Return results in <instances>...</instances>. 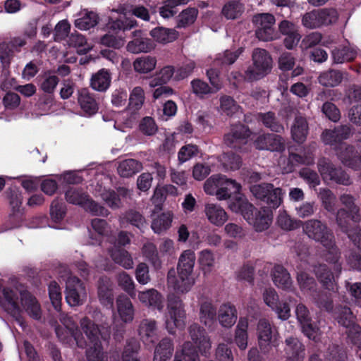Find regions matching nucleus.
<instances>
[{"mask_svg":"<svg viewBox=\"0 0 361 361\" xmlns=\"http://www.w3.org/2000/svg\"><path fill=\"white\" fill-rule=\"evenodd\" d=\"M305 233L311 239L319 243L324 248L323 258L329 262L334 272L326 264H321L315 269L321 283L328 290L336 291L337 286L336 277L341 271V264L338 262L340 252L336 245L335 237L327 225L318 219H310L303 224Z\"/></svg>","mask_w":361,"mask_h":361,"instance_id":"f257e3e1","label":"nucleus"},{"mask_svg":"<svg viewBox=\"0 0 361 361\" xmlns=\"http://www.w3.org/2000/svg\"><path fill=\"white\" fill-rule=\"evenodd\" d=\"M19 296L20 297L22 307L25 312L32 319H39L42 317L40 305L30 293L21 288H4L0 294L1 307L14 318L20 326H23Z\"/></svg>","mask_w":361,"mask_h":361,"instance_id":"f03ea898","label":"nucleus"},{"mask_svg":"<svg viewBox=\"0 0 361 361\" xmlns=\"http://www.w3.org/2000/svg\"><path fill=\"white\" fill-rule=\"evenodd\" d=\"M196 257L193 251L187 250L183 251L178 259L177 265L178 276H176L174 269L168 273V284L178 293L189 292L195 283L193 269Z\"/></svg>","mask_w":361,"mask_h":361,"instance_id":"7ed1b4c3","label":"nucleus"},{"mask_svg":"<svg viewBox=\"0 0 361 361\" xmlns=\"http://www.w3.org/2000/svg\"><path fill=\"white\" fill-rule=\"evenodd\" d=\"M80 326L89 341V348L86 350L87 361H108L100 338L107 342L110 331L108 329L105 332L102 331L87 317L80 320Z\"/></svg>","mask_w":361,"mask_h":361,"instance_id":"20e7f679","label":"nucleus"},{"mask_svg":"<svg viewBox=\"0 0 361 361\" xmlns=\"http://www.w3.org/2000/svg\"><path fill=\"white\" fill-rule=\"evenodd\" d=\"M240 189V183L222 174L212 175L204 184V191L209 195L216 196L219 201L228 200L233 195L239 194Z\"/></svg>","mask_w":361,"mask_h":361,"instance_id":"39448f33","label":"nucleus"},{"mask_svg":"<svg viewBox=\"0 0 361 361\" xmlns=\"http://www.w3.org/2000/svg\"><path fill=\"white\" fill-rule=\"evenodd\" d=\"M252 63L244 73L248 81L260 80L267 75L272 69L273 60L270 54L264 49L255 48L252 53Z\"/></svg>","mask_w":361,"mask_h":361,"instance_id":"423d86ee","label":"nucleus"},{"mask_svg":"<svg viewBox=\"0 0 361 361\" xmlns=\"http://www.w3.org/2000/svg\"><path fill=\"white\" fill-rule=\"evenodd\" d=\"M164 324L171 334L176 329H183L186 324V311L181 300L178 298H170L168 302L167 312L164 315Z\"/></svg>","mask_w":361,"mask_h":361,"instance_id":"0eeeda50","label":"nucleus"},{"mask_svg":"<svg viewBox=\"0 0 361 361\" xmlns=\"http://www.w3.org/2000/svg\"><path fill=\"white\" fill-rule=\"evenodd\" d=\"M66 201L71 204L80 205L92 215L107 216L108 209L90 200L81 188L70 187L65 192Z\"/></svg>","mask_w":361,"mask_h":361,"instance_id":"6e6552de","label":"nucleus"},{"mask_svg":"<svg viewBox=\"0 0 361 361\" xmlns=\"http://www.w3.org/2000/svg\"><path fill=\"white\" fill-rule=\"evenodd\" d=\"M61 278L66 282L65 295L67 303L72 307L83 304L87 298V292L82 281L66 269Z\"/></svg>","mask_w":361,"mask_h":361,"instance_id":"1a4fd4ad","label":"nucleus"},{"mask_svg":"<svg viewBox=\"0 0 361 361\" xmlns=\"http://www.w3.org/2000/svg\"><path fill=\"white\" fill-rule=\"evenodd\" d=\"M112 12H118L123 17L120 16L119 18L111 20L109 23V27L113 30H130L136 25V21L135 20L127 18L129 15H133L139 18L144 20H149V14L147 9L142 6H135L132 8L130 10H127L124 7H120L117 10H112Z\"/></svg>","mask_w":361,"mask_h":361,"instance_id":"9d476101","label":"nucleus"},{"mask_svg":"<svg viewBox=\"0 0 361 361\" xmlns=\"http://www.w3.org/2000/svg\"><path fill=\"white\" fill-rule=\"evenodd\" d=\"M250 192L257 199L266 203L271 209H276L280 207L285 194L281 188H275L271 183L252 185Z\"/></svg>","mask_w":361,"mask_h":361,"instance_id":"9b49d317","label":"nucleus"},{"mask_svg":"<svg viewBox=\"0 0 361 361\" xmlns=\"http://www.w3.org/2000/svg\"><path fill=\"white\" fill-rule=\"evenodd\" d=\"M59 320L64 327L56 326L55 331L61 342L71 344V343L75 341L77 345L80 348L86 346V343L78 338L79 330L72 317L65 313H60Z\"/></svg>","mask_w":361,"mask_h":361,"instance_id":"f8f14e48","label":"nucleus"},{"mask_svg":"<svg viewBox=\"0 0 361 361\" xmlns=\"http://www.w3.org/2000/svg\"><path fill=\"white\" fill-rule=\"evenodd\" d=\"M253 23L257 27L256 36L262 41L267 42L276 39L277 34L273 27L275 18L270 13H259L253 17Z\"/></svg>","mask_w":361,"mask_h":361,"instance_id":"ddd939ff","label":"nucleus"},{"mask_svg":"<svg viewBox=\"0 0 361 361\" xmlns=\"http://www.w3.org/2000/svg\"><path fill=\"white\" fill-rule=\"evenodd\" d=\"M318 171L324 181L348 185L350 184L349 176L341 169H336L326 159H319L317 163Z\"/></svg>","mask_w":361,"mask_h":361,"instance_id":"4468645a","label":"nucleus"},{"mask_svg":"<svg viewBox=\"0 0 361 361\" xmlns=\"http://www.w3.org/2000/svg\"><path fill=\"white\" fill-rule=\"evenodd\" d=\"M351 134L350 128L348 126H341L334 130H326L322 135V139L324 144L331 146H336L339 144V149L337 155L341 152H345V147H350L345 144L341 143L344 140L348 139ZM339 158V156H338Z\"/></svg>","mask_w":361,"mask_h":361,"instance_id":"2eb2a0df","label":"nucleus"},{"mask_svg":"<svg viewBox=\"0 0 361 361\" xmlns=\"http://www.w3.org/2000/svg\"><path fill=\"white\" fill-rule=\"evenodd\" d=\"M273 218L272 209L263 207L259 210L255 208L250 212L245 213V219L252 225L256 231H263L267 230Z\"/></svg>","mask_w":361,"mask_h":361,"instance_id":"dca6fc26","label":"nucleus"},{"mask_svg":"<svg viewBox=\"0 0 361 361\" xmlns=\"http://www.w3.org/2000/svg\"><path fill=\"white\" fill-rule=\"evenodd\" d=\"M295 314L298 321L302 326V332L310 339L317 341L319 336V329L312 324L310 312L302 303H299L295 307Z\"/></svg>","mask_w":361,"mask_h":361,"instance_id":"f3484780","label":"nucleus"},{"mask_svg":"<svg viewBox=\"0 0 361 361\" xmlns=\"http://www.w3.org/2000/svg\"><path fill=\"white\" fill-rule=\"evenodd\" d=\"M250 135L249 129L244 125L232 126L230 132L224 136V143L231 148L241 149L247 142Z\"/></svg>","mask_w":361,"mask_h":361,"instance_id":"a211bd4d","label":"nucleus"},{"mask_svg":"<svg viewBox=\"0 0 361 361\" xmlns=\"http://www.w3.org/2000/svg\"><path fill=\"white\" fill-rule=\"evenodd\" d=\"M190 336L200 353L207 355L212 347L210 338L205 330L197 324H192L188 328Z\"/></svg>","mask_w":361,"mask_h":361,"instance_id":"6ab92c4d","label":"nucleus"},{"mask_svg":"<svg viewBox=\"0 0 361 361\" xmlns=\"http://www.w3.org/2000/svg\"><path fill=\"white\" fill-rule=\"evenodd\" d=\"M254 144L256 148L260 150L279 152L285 149V142L283 138L271 133L259 135L255 140Z\"/></svg>","mask_w":361,"mask_h":361,"instance_id":"aec40b11","label":"nucleus"},{"mask_svg":"<svg viewBox=\"0 0 361 361\" xmlns=\"http://www.w3.org/2000/svg\"><path fill=\"white\" fill-rule=\"evenodd\" d=\"M200 321L209 329L216 324V308L211 299L203 298L200 301Z\"/></svg>","mask_w":361,"mask_h":361,"instance_id":"412c9836","label":"nucleus"},{"mask_svg":"<svg viewBox=\"0 0 361 361\" xmlns=\"http://www.w3.org/2000/svg\"><path fill=\"white\" fill-rule=\"evenodd\" d=\"M336 222L341 230L348 234L353 244L357 248L361 249V229L358 226L349 228L348 216L344 209H339L337 212Z\"/></svg>","mask_w":361,"mask_h":361,"instance_id":"4be33fe9","label":"nucleus"},{"mask_svg":"<svg viewBox=\"0 0 361 361\" xmlns=\"http://www.w3.org/2000/svg\"><path fill=\"white\" fill-rule=\"evenodd\" d=\"M204 213L208 221L217 227L222 226L228 219L226 210L216 203L205 204Z\"/></svg>","mask_w":361,"mask_h":361,"instance_id":"5701e85b","label":"nucleus"},{"mask_svg":"<svg viewBox=\"0 0 361 361\" xmlns=\"http://www.w3.org/2000/svg\"><path fill=\"white\" fill-rule=\"evenodd\" d=\"M116 313L119 319L124 324L133 321L135 316L134 306L128 297L121 294L116 300Z\"/></svg>","mask_w":361,"mask_h":361,"instance_id":"b1692460","label":"nucleus"},{"mask_svg":"<svg viewBox=\"0 0 361 361\" xmlns=\"http://www.w3.org/2000/svg\"><path fill=\"white\" fill-rule=\"evenodd\" d=\"M257 334L259 346L264 353H267L271 349V343L273 338V331L271 324L266 319L259 320L257 326Z\"/></svg>","mask_w":361,"mask_h":361,"instance_id":"393cba45","label":"nucleus"},{"mask_svg":"<svg viewBox=\"0 0 361 361\" xmlns=\"http://www.w3.org/2000/svg\"><path fill=\"white\" fill-rule=\"evenodd\" d=\"M285 343L286 361H303L305 346L297 338L290 336L285 340Z\"/></svg>","mask_w":361,"mask_h":361,"instance_id":"a878e982","label":"nucleus"},{"mask_svg":"<svg viewBox=\"0 0 361 361\" xmlns=\"http://www.w3.org/2000/svg\"><path fill=\"white\" fill-rule=\"evenodd\" d=\"M133 36L134 39L130 41L126 46L129 52L133 54L147 53L154 49V43L149 39L142 37L141 31H134Z\"/></svg>","mask_w":361,"mask_h":361,"instance_id":"bb28decb","label":"nucleus"},{"mask_svg":"<svg viewBox=\"0 0 361 361\" xmlns=\"http://www.w3.org/2000/svg\"><path fill=\"white\" fill-rule=\"evenodd\" d=\"M78 102L86 116H91L95 114L98 109V104L90 90L82 88L78 92Z\"/></svg>","mask_w":361,"mask_h":361,"instance_id":"cd10ccee","label":"nucleus"},{"mask_svg":"<svg viewBox=\"0 0 361 361\" xmlns=\"http://www.w3.org/2000/svg\"><path fill=\"white\" fill-rule=\"evenodd\" d=\"M138 299L145 306L161 311L164 307L163 296L155 289L151 288L138 293Z\"/></svg>","mask_w":361,"mask_h":361,"instance_id":"c85d7f7f","label":"nucleus"},{"mask_svg":"<svg viewBox=\"0 0 361 361\" xmlns=\"http://www.w3.org/2000/svg\"><path fill=\"white\" fill-rule=\"evenodd\" d=\"M357 55V50L350 44L341 45L331 51L333 63L342 64L353 61Z\"/></svg>","mask_w":361,"mask_h":361,"instance_id":"c756f323","label":"nucleus"},{"mask_svg":"<svg viewBox=\"0 0 361 361\" xmlns=\"http://www.w3.org/2000/svg\"><path fill=\"white\" fill-rule=\"evenodd\" d=\"M138 333L145 344L154 343L158 338L156 321L150 319L142 320L139 326Z\"/></svg>","mask_w":361,"mask_h":361,"instance_id":"7c9ffc66","label":"nucleus"},{"mask_svg":"<svg viewBox=\"0 0 361 361\" xmlns=\"http://www.w3.org/2000/svg\"><path fill=\"white\" fill-rule=\"evenodd\" d=\"M238 317L235 306L231 303L222 304L218 310V320L224 328H231L236 322Z\"/></svg>","mask_w":361,"mask_h":361,"instance_id":"2f4dec72","label":"nucleus"},{"mask_svg":"<svg viewBox=\"0 0 361 361\" xmlns=\"http://www.w3.org/2000/svg\"><path fill=\"white\" fill-rule=\"evenodd\" d=\"M348 76V73L346 72L329 69L320 73L318 81L323 86L333 87L338 86Z\"/></svg>","mask_w":361,"mask_h":361,"instance_id":"473e14b6","label":"nucleus"},{"mask_svg":"<svg viewBox=\"0 0 361 361\" xmlns=\"http://www.w3.org/2000/svg\"><path fill=\"white\" fill-rule=\"evenodd\" d=\"M173 218V214L171 211L164 212L159 214H154L151 228L156 233H161L168 230Z\"/></svg>","mask_w":361,"mask_h":361,"instance_id":"72a5a7b5","label":"nucleus"},{"mask_svg":"<svg viewBox=\"0 0 361 361\" xmlns=\"http://www.w3.org/2000/svg\"><path fill=\"white\" fill-rule=\"evenodd\" d=\"M291 136L294 141L302 143L305 141L308 133V123L305 117L297 116L291 126Z\"/></svg>","mask_w":361,"mask_h":361,"instance_id":"f704fd0d","label":"nucleus"},{"mask_svg":"<svg viewBox=\"0 0 361 361\" xmlns=\"http://www.w3.org/2000/svg\"><path fill=\"white\" fill-rule=\"evenodd\" d=\"M272 279L274 284L283 290H289L293 284L290 274L281 265H276L272 271Z\"/></svg>","mask_w":361,"mask_h":361,"instance_id":"c9c22d12","label":"nucleus"},{"mask_svg":"<svg viewBox=\"0 0 361 361\" xmlns=\"http://www.w3.org/2000/svg\"><path fill=\"white\" fill-rule=\"evenodd\" d=\"M142 169V164L134 159L121 161L117 167L118 174L123 178H129L138 173Z\"/></svg>","mask_w":361,"mask_h":361,"instance_id":"e433bc0d","label":"nucleus"},{"mask_svg":"<svg viewBox=\"0 0 361 361\" xmlns=\"http://www.w3.org/2000/svg\"><path fill=\"white\" fill-rule=\"evenodd\" d=\"M112 260L126 269L133 267L134 262L131 255L126 250L121 248H112L109 250Z\"/></svg>","mask_w":361,"mask_h":361,"instance_id":"4c0bfd02","label":"nucleus"},{"mask_svg":"<svg viewBox=\"0 0 361 361\" xmlns=\"http://www.w3.org/2000/svg\"><path fill=\"white\" fill-rule=\"evenodd\" d=\"M95 196L100 197L102 200L111 209H118L121 206V201L118 194L112 190H107L102 185H98L94 192Z\"/></svg>","mask_w":361,"mask_h":361,"instance_id":"58836bf2","label":"nucleus"},{"mask_svg":"<svg viewBox=\"0 0 361 361\" xmlns=\"http://www.w3.org/2000/svg\"><path fill=\"white\" fill-rule=\"evenodd\" d=\"M111 80L109 71L102 68L92 76L90 85L94 90L104 92L109 87Z\"/></svg>","mask_w":361,"mask_h":361,"instance_id":"ea45409f","label":"nucleus"},{"mask_svg":"<svg viewBox=\"0 0 361 361\" xmlns=\"http://www.w3.org/2000/svg\"><path fill=\"white\" fill-rule=\"evenodd\" d=\"M341 162L350 168L357 169L361 166V155L355 152L353 147H345V152L338 154Z\"/></svg>","mask_w":361,"mask_h":361,"instance_id":"a19ab883","label":"nucleus"},{"mask_svg":"<svg viewBox=\"0 0 361 361\" xmlns=\"http://www.w3.org/2000/svg\"><path fill=\"white\" fill-rule=\"evenodd\" d=\"M340 201L341 204L346 208L341 209H344L348 216V219L350 218L353 222H359L361 219V216L359 213V208L355 204L354 197L348 194H343L340 197Z\"/></svg>","mask_w":361,"mask_h":361,"instance_id":"79ce46f5","label":"nucleus"},{"mask_svg":"<svg viewBox=\"0 0 361 361\" xmlns=\"http://www.w3.org/2000/svg\"><path fill=\"white\" fill-rule=\"evenodd\" d=\"M173 344L171 339H162L155 348L154 361H167L172 355Z\"/></svg>","mask_w":361,"mask_h":361,"instance_id":"37998d69","label":"nucleus"},{"mask_svg":"<svg viewBox=\"0 0 361 361\" xmlns=\"http://www.w3.org/2000/svg\"><path fill=\"white\" fill-rule=\"evenodd\" d=\"M98 296L99 300L104 305H112L113 293L111 283L108 278H102L100 279L98 286Z\"/></svg>","mask_w":361,"mask_h":361,"instance_id":"c03bdc74","label":"nucleus"},{"mask_svg":"<svg viewBox=\"0 0 361 361\" xmlns=\"http://www.w3.org/2000/svg\"><path fill=\"white\" fill-rule=\"evenodd\" d=\"M157 65V59L152 56L138 57L133 62V68L135 72L141 74L148 73L152 71Z\"/></svg>","mask_w":361,"mask_h":361,"instance_id":"a18cd8bd","label":"nucleus"},{"mask_svg":"<svg viewBox=\"0 0 361 361\" xmlns=\"http://www.w3.org/2000/svg\"><path fill=\"white\" fill-rule=\"evenodd\" d=\"M247 319L240 318L235 333V343L240 350H245L247 345Z\"/></svg>","mask_w":361,"mask_h":361,"instance_id":"49530a36","label":"nucleus"},{"mask_svg":"<svg viewBox=\"0 0 361 361\" xmlns=\"http://www.w3.org/2000/svg\"><path fill=\"white\" fill-rule=\"evenodd\" d=\"M151 37L159 43L166 44L178 37V32L173 29L156 27L150 31Z\"/></svg>","mask_w":361,"mask_h":361,"instance_id":"de8ad7c7","label":"nucleus"},{"mask_svg":"<svg viewBox=\"0 0 361 361\" xmlns=\"http://www.w3.org/2000/svg\"><path fill=\"white\" fill-rule=\"evenodd\" d=\"M233 200L228 204L229 209L235 213H240L245 218V213H250L254 209V206L248 202L247 200L241 194H237Z\"/></svg>","mask_w":361,"mask_h":361,"instance_id":"09e8293b","label":"nucleus"},{"mask_svg":"<svg viewBox=\"0 0 361 361\" xmlns=\"http://www.w3.org/2000/svg\"><path fill=\"white\" fill-rule=\"evenodd\" d=\"M244 5L239 1H230L222 8V15L228 20H235L244 12Z\"/></svg>","mask_w":361,"mask_h":361,"instance_id":"8fccbe9b","label":"nucleus"},{"mask_svg":"<svg viewBox=\"0 0 361 361\" xmlns=\"http://www.w3.org/2000/svg\"><path fill=\"white\" fill-rule=\"evenodd\" d=\"M8 198L10 206L13 212V214L10 216V221L20 220L21 213L20 209L23 201L21 192L18 189H11L9 192Z\"/></svg>","mask_w":361,"mask_h":361,"instance_id":"3c124183","label":"nucleus"},{"mask_svg":"<svg viewBox=\"0 0 361 361\" xmlns=\"http://www.w3.org/2000/svg\"><path fill=\"white\" fill-rule=\"evenodd\" d=\"M75 20V26L80 30H87L94 27L98 23L97 15L92 11H85Z\"/></svg>","mask_w":361,"mask_h":361,"instance_id":"603ef678","label":"nucleus"},{"mask_svg":"<svg viewBox=\"0 0 361 361\" xmlns=\"http://www.w3.org/2000/svg\"><path fill=\"white\" fill-rule=\"evenodd\" d=\"M198 10L195 8H187L177 17V27L185 28L192 25L197 19Z\"/></svg>","mask_w":361,"mask_h":361,"instance_id":"864d4df0","label":"nucleus"},{"mask_svg":"<svg viewBox=\"0 0 361 361\" xmlns=\"http://www.w3.org/2000/svg\"><path fill=\"white\" fill-rule=\"evenodd\" d=\"M198 262L200 269L204 276L209 274L215 264L214 254L209 250H204L200 252Z\"/></svg>","mask_w":361,"mask_h":361,"instance_id":"5fc2aeb1","label":"nucleus"},{"mask_svg":"<svg viewBox=\"0 0 361 361\" xmlns=\"http://www.w3.org/2000/svg\"><path fill=\"white\" fill-rule=\"evenodd\" d=\"M258 118L262 122L265 127L272 131L280 133L284 129L283 124L280 123L274 112L269 111L264 114H259Z\"/></svg>","mask_w":361,"mask_h":361,"instance_id":"6e6d98bb","label":"nucleus"},{"mask_svg":"<svg viewBox=\"0 0 361 361\" xmlns=\"http://www.w3.org/2000/svg\"><path fill=\"white\" fill-rule=\"evenodd\" d=\"M38 78L42 90L49 94L54 91L59 82L58 77L50 72L44 73Z\"/></svg>","mask_w":361,"mask_h":361,"instance_id":"4d7b16f0","label":"nucleus"},{"mask_svg":"<svg viewBox=\"0 0 361 361\" xmlns=\"http://www.w3.org/2000/svg\"><path fill=\"white\" fill-rule=\"evenodd\" d=\"M173 361H200L195 348L190 342H185L180 350H177Z\"/></svg>","mask_w":361,"mask_h":361,"instance_id":"13d9d810","label":"nucleus"},{"mask_svg":"<svg viewBox=\"0 0 361 361\" xmlns=\"http://www.w3.org/2000/svg\"><path fill=\"white\" fill-rule=\"evenodd\" d=\"M142 252L143 255L150 262L155 269H159L161 267V262L159 257L157 247L152 243H146L144 244Z\"/></svg>","mask_w":361,"mask_h":361,"instance_id":"bf43d9fd","label":"nucleus"},{"mask_svg":"<svg viewBox=\"0 0 361 361\" xmlns=\"http://www.w3.org/2000/svg\"><path fill=\"white\" fill-rule=\"evenodd\" d=\"M145 99L144 90L141 87H134L129 96V109L133 111L140 110Z\"/></svg>","mask_w":361,"mask_h":361,"instance_id":"052dcab7","label":"nucleus"},{"mask_svg":"<svg viewBox=\"0 0 361 361\" xmlns=\"http://www.w3.org/2000/svg\"><path fill=\"white\" fill-rule=\"evenodd\" d=\"M276 223L283 230L291 231L300 227L302 222L293 219L286 211H281L279 212Z\"/></svg>","mask_w":361,"mask_h":361,"instance_id":"680f3d73","label":"nucleus"},{"mask_svg":"<svg viewBox=\"0 0 361 361\" xmlns=\"http://www.w3.org/2000/svg\"><path fill=\"white\" fill-rule=\"evenodd\" d=\"M117 281L118 286L131 298L135 297V283L129 274L125 271L119 273L117 276Z\"/></svg>","mask_w":361,"mask_h":361,"instance_id":"e2e57ef3","label":"nucleus"},{"mask_svg":"<svg viewBox=\"0 0 361 361\" xmlns=\"http://www.w3.org/2000/svg\"><path fill=\"white\" fill-rule=\"evenodd\" d=\"M302 24L308 29H317L322 27L319 10H312L305 13L302 18Z\"/></svg>","mask_w":361,"mask_h":361,"instance_id":"0e129e2a","label":"nucleus"},{"mask_svg":"<svg viewBox=\"0 0 361 361\" xmlns=\"http://www.w3.org/2000/svg\"><path fill=\"white\" fill-rule=\"evenodd\" d=\"M68 43L69 46L76 48L80 54H85L91 49L85 37L79 33L71 34L68 37Z\"/></svg>","mask_w":361,"mask_h":361,"instance_id":"69168bd1","label":"nucleus"},{"mask_svg":"<svg viewBox=\"0 0 361 361\" xmlns=\"http://www.w3.org/2000/svg\"><path fill=\"white\" fill-rule=\"evenodd\" d=\"M297 281L302 291L308 293L314 290L316 287L315 280L307 272L299 271L298 272Z\"/></svg>","mask_w":361,"mask_h":361,"instance_id":"338daca9","label":"nucleus"},{"mask_svg":"<svg viewBox=\"0 0 361 361\" xmlns=\"http://www.w3.org/2000/svg\"><path fill=\"white\" fill-rule=\"evenodd\" d=\"M318 197L326 210L329 212H334L336 198L330 190L321 188Z\"/></svg>","mask_w":361,"mask_h":361,"instance_id":"774afa93","label":"nucleus"}]
</instances>
